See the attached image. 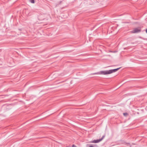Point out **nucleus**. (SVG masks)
I'll list each match as a JSON object with an SVG mask.
<instances>
[{"mask_svg": "<svg viewBox=\"0 0 147 147\" xmlns=\"http://www.w3.org/2000/svg\"><path fill=\"white\" fill-rule=\"evenodd\" d=\"M29 1L32 3H35L34 0H28Z\"/></svg>", "mask_w": 147, "mask_h": 147, "instance_id": "nucleus-6", "label": "nucleus"}, {"mask_svg": "<svg viewBox=\"0 0 147 147\" xmlns=\"http://www.w3.org/2000/svg\"><path fill=\"white\" fill-rule=\"evenodd\" d=\"M86 147H96V144H87L86 146Z\"/></svg>", "mask_w": 147, "mask_h": 147, "instance_id": "nucleus-5", "label": "nucleus"}, {"mask_svg": "<svg viewBox=\"0 0 147 147\" xmlns=\"http://www.w3.org/2000/svg\"><path fill=\"white\" fill-rule=\"evenodd\" d=\"M105 136V135H103L102 136L101 138V139H99V140H100V141H101V140H102L103 139V138H104Z\"/></svg>", "mask_w": 147, "mask_h": 147, "instance_id": "nucleus-7", "label": "nucleus"}, {"mask_svg": "<svg viewBox=\"0 0 147 147\" xmlns=\"http://www.w3.org/2000/svg\"><path fill=\"white\" fill-rule=\"evenodd\" d=\"M61 1H60V3H61Z\"/></svg>", "mask_w": 147, "mask_h": 147, "instance_id": "nucleus-11", "label": "nucleus"}, {"mask_svg": "<svg viewBox=\"0 0 147 147\" xmlns=\"http://www.w3.org/2000/svg\"><path fill=\"white\" fill-rule=\"evenodd\" d=\"M128 115V114L127 113H123V115L124 116H127Z\"/></svg>", "mask_w": 147, "mask_h": 147, "instance_id": "nucleus-8", "label": "nucleus"}, {"mask_svg": "<svg viewBox=\"0 0 147 147\" xmlns=\"http://www.w3.org/2000/svg\"><path fill=\"white\" fill-rule=\"evenodd\" d=\"M100 142V140L99 139H97L91 141L90 142V143H98Z\"/></svg>", "mask_w": 147, "mask_h": 147, "instance_id": "nucleus-4", "label": "nucleus"}, {"mask_svg": "<svg viewBox=\"0 0 147 147\" xmlns=\"http://www.w3.org/2000/svg\"><path fill=\"white\" fill-rule=\"evenodd\" d=\"M121 67L118 68L116 69H111L109 70V74H112L113 73L119 70L120 68Z\"/></svg>", "mask_w": 147, "mask_h": 147, "instance_id": "nucleus-3", "label": "nucleus"}, {"mask_svg": "<svg viewBox=\"0 0 147 147\" xmlns=\"http://www.w3.org/2000/svg\"><path fill=\"white\" fill-rule=\"evenodd\" d=\"M141 30L140 29H139L138 28H136L131 31L132 33H135L140 32H141Z\"/></svg>", "mask_w": 147, "mask_h": 147, "instance_id": "nucleus-2", "label": "nucleus"}, {"mask_svg": "<svg viewBox=\"0 0 147 147\" xmlns=\"http://www.w3.org/2000/svg\"><path fill=\"white\" fill-rule=\"evenodd\" d=\"M71 146L72 147H78L74 144L72 145Z\"/></svg>", "mask_w": 147, "mask_h": 147, "instance_id": "nucleus-9", "label": "nucleus"}, {"mask_svg": "<svg viewBox=\"0 0 147 147\" xmlns=\"http://www.w3.org/2000/svg\"><path fill=\"white\" fill-rule=\"evenodd\" d=\"M146 33H147V29H146Z\"/></svg>", "mask_w": 147, "mask_h": 147, "instance_id": "nucleus-10", "label": "nucleus"}, {"mask_svg": "<svg viewBox=\"0 0 147 147\" xmlns=\"http://www.w3.org/2000/svg\"><path fill=\"white\" fill-rule=\"evenodd\" d=\"M109 74V70L101 71L98 72L93 74H101L104 75H107Z\"/></svg>", "mask_w": 147, "mask_h": 147, "instance_id": "nucleus-1", "label": "nucleus"}]
</instances>
